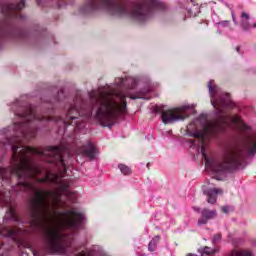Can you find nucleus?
Returning <instances> with one entry per match:
<instances>
[{
  "mask_svg": "<svg viewBox=\"0 0 256 256\" xmlns=\"http://www.w3.org/2000/svg\"><path fill=\"white\" fill-rule=\"evenodd\" d=\"M91 105L79 95L70 104L67 112V120L60 116H53V109L45 114H39L37 108L28 105L22 108L16 115L22 121L14 123L15 129H19L20 136H17L12 146V167L1 168L0 177L2 181L10 183L11 176L24 181L18 182L16 191H30L33 196L30 198V227L34 231L43 229L46 247L50 253H65V234L61 232V225L51 219V201L59 203L63 195H69L71 183L65 177L67 165L63 160L64 146H48L43 150L23 145V141H31L37 136V128H31L33 121H63L64 125H73L72 121L79 117L89 119L96 107L95 117L103 127L111 129L117 123L119 115L127 113V96L123 92H117L114 96L109 95L101 89L92 90L88 93ZM34 179L36 183H53L57 185L58 191L43 190L35 184L25 181Z\"/></svg>",
  "mask_w": 256,
  "mask_h": 256,
  "instance_id": "obj_1",
  "label": "nucleus"
},
{
  "mask_svg": "<svg viewBox=\"0 0 256 256\" xmlns=\"http://www.w3.org/2000/svg\"><path fill=\"white\" fill-rule=\"evenodd\" d=\"M208 89L210 97L212 98L211 103L214 109L220 114V117L215 124L206 125L203 130L194 133V137L199 141L200 153L207 169L214 171V173L235 171V169L243 167L247 155H254V153H256V133L245 136L239 144L225 147L221 160L209 157L207 153H205V141H207L209 137H214L215 133H217V129L222 125L226 127H229L231 123L233 125H243V122L241 121V117L237 115L231 117L223 113L225 107H233L231 94L226 93L224 96L215 99L217 95V85H215V81L213 80L208 82Z\"/></svg>",
  "mask_w": 256,
  "mask_h": 256,
  "instance_id": "obj_2",
  "label": "nucleus"
},
{
  "mask_svg": "<svg viewBox=\"0 0 256 256\" xmlns=\"http://www.w3.org/2000/svg\"><path fill=\"white\" fill-rule=\"evenodd\" d=\"M105 9L115 17H129L143 23L153 17L155 11H163L165 3L161 0H88L84 11Z\"/></svg>",
  "mask_w": 256,
  "mask_h": 256,
  "instance_id": "obj_3",
  "label": "nucleus"
},
{
  "mask_svg": "<svg viewBox=\"0 0 256 256\" xmlns=\"http://www.w3.org/2000/svg\"><path fill=\"white\" fill-rule=\"evenodd\" d=\"M62 226L72 231H77L83 225L85 216L76 210H66L60 213Z\"/></svg>",
  "mask_w": 256,
  "mask_h": 256,
  "instance_id": "obj_4",
  "label": "nucleus"
},
{
  "mask_svg": "<svg viewBox=\"0 0 256 256\" xmlns=\"http://www.w3.org/2000/svg\"><path fill=\"white\" fill-rule=\"evenodd\" d=\"M188 115L183 108H173L166 111H162V122L167 125V123H175L176 121H185Z\"/></svg>",
  "mask_w": 256,
  "mask_h": 256,
  "instance_id": "obj_5",
  "label": "nucleus"
},
{
  "mask_svg": "<svg viewBox=\"0 0 256 256\" xmlns=\"http://www.w3.org/2000/svg\"><path fill=\"white\" fill-rule=\"evenodd\" d=\"M25 7V0H21L18 4H6L2 11L4 15L10 19H17L18 21H25V15L21 14V9Z\"/></svg>",
  "mask_w": 256,
  "mask_h": 256,
  "instance_id": "obj_6",
  "label": "nucleus"
},
{
  "mask_svg": "<svg viewBox=\"0 0 256 256\" xmlns=\"http://www.w3.org/2000/svg\"><path fill=\"white\" fill-rule=\"evenodd\" d=\"M0 207H8V212L6 218L12 219V221H19V216H17V212H15V208L11 206V193L8 195L0 193Z\"/></svg>",
  "mask_w": 256,
  "mask_h": 256,
  "instance_id": "obj_7",
  "label": "nucleus"
},
{
  "mask_svg": "<svg viewBox=\"0 0 256 256\" xmlns=\"http://www.w3.org/2000/svg\"><path fill=\"white\" fill-rule=\"evenodd\" d=\"M77 155L85 157L86 159H89V161H93V159H95V155H97V149L93 143L88 142L86 145L77 149Z\"/></svg>",
  "mask_w": 256,
  "mask_h": 256,
  "instance_id": "obj_8",
  "label": "nucleus"
},
{
  "mask_svg": "<svg viewBox=\"0 0 256 256\" xmlns=\"http://www.w3.org/2000/svg\"><path fill=\"white\" fill-rule=\"evenodd\" d=\"M204 195H207L208 203H210L211 205H215V203H217V195H223V189L214 188L204 190Z\"/></svg>",
  "mask_w": 256,
  "mask_h": 256,
  "instance_id": "obj_9",
  "label": "nucleus"
},
{
  "mask_svg": "<svg viewBox=\"0 0 256 256\" xmlns=\"http://www.w3.org/2000/svg\"><path fill=\"white\" fill-rule=\"evenodd\" d=\"M215 217H217V211L205 208L202 210V218L198 220V225H207V221L215 219Z\"/></svg>",
  "mask_w": 256,
  "mask_h": 256,
  "instance_id": "obj_10",
  "label": "nucleus"
},
{
  "mask_svg": "<svg viewBox=\"0 0 256 256\" xmlns=\"http://www.w3.org/2000/svg\"><path fill=\"white\" fill-rule=\"evenodd\" d=\"M250 19L251 17L249 16V14H247V12H242L240 26L243 29V31H249V29H251L252 26L251 23L249 22Z\"/></svg>",
  "mask_w": 256,
  "mask_h": 256,
  "instance_id": "obj_11",
  "label": "nucleus"
},
{
  "mask_svg": "<svg viewBox=\"0 0 256 256\" xmlns=\"http://www.w3.org/2000/svg\"><path fill=\"white\" fill-rule=\"evenodd\" d=\"M19 233V229L12 227V228H4L0 230V235L3 237H17Z\"/></svg>",
  "mask_w": 256,
  "mask_h": 256,
  "instance_id": "obj_12",
  "label": "nucleus"
},
{
  "mask_svg": "<svg viewBox=\"0 0 256 256\" xmlns=\"http://www.w3.org/2000/svg\"><path fill=\"white\" fill-rule=\"evenodd\" d=\"M160 237L159 236H155L150 243L148 244V249L149 251H155V249H157V244L160 241Z\"/></svg>",
  "mask_w": 256,
  "mask_h": 256,
  "instance_id": "obj_13",
  "label": "nucleus"
},
{
  "mask_svg": "<svg viewBox=\"0 0 256 256\" xmlns=\"http://www.w3.org/2000/svg\"><path fill=\"white\" fill-rule=\"evenodd\" d=\"M203 255H215V253H219V248H215L211 250L210 247L206 246L203 248Z\"/></svg>",
  "mask_w": 256,
  "mask_h": 256,
  "instance_id": "obj_14",
  "label": "nucleus"
},
{
  "mask_svg": "<svg viewBox=\"0 0 256 256\" xmlns=\"http://www.w3.org/2000/svg\"><path fill=\"white\" fill-rule=\"evenodd\" d=\"M118 167L123 175H131V168H129V166L120 164Z\"/></svg>",
  "mask_w": 256,
  "mask_h": 256,
  "instance_id": "obj_15",
  "label": "nucleus"
},
{
  "mask_svg": "<svg viewBox=\"0 0 256 256\" xmlns=\"http://www.w3.org/2000/svg\"><path fill=\"white\" fill-rule=\"evenodd\" d=\"M221 238H222L221 234L214 235V237L212 239L213 245H216V243H219V241H221Z\"/></svg>",
  "mask_w": 256,
  "mask_h": 256,
  "instance_id": "obj_16",
  "label": "nucleus"
},
{
  "mask_svg": "<svg viewBox=\"0 0 256 256\" xmlns=\"http://www.w3.org/2000/svg\"><path fill=\"white\" fill-rule=\"evenodd\" d=\"M222 211H223V213H228L229 208L227 206H223Z\"/></svg>",
  "mask_w": 256,
  "mask_h": 256,
  "instance_id": "obj_17",
  "label": "nucleus"
},
{
  "mask_svg": "<svg viewBox=\"0 0 256 256\" xmlns=\"http://www.w3.org/2000/svg\"><path fill=\"white\" fill-rule=\"evenodd\" d=\"M77 256H87V253L81 252V253H79Z\"/></svg>",
  "mask_w": 256,
  "mask_h": 256,
  "instance_id": "obj_18",
  "label": "nucleus"
},
{
  "mask_svg": "<svg viewBox=\"0 0 256 256\" xmlns=\"http://www.w3.org/2000/svg\"><path fill=\"white\" fill-rule=\"evenodd\" d=\"M241 50V48L239 46L236 47V51L237 53H239V51Z\"/></svg>",
  "mask_w": 256,
  "mask_h": 256,
  "instance_id": "obj_19",
  "label": "nucleus"
},
{
  "mask_svg": "<svg viewBox=\"0 0 256 256\" xmlns=\"http://www.w3.org/2000/svg\"><path fill=\"white\" fill-rule=\"evenodd\" d=\"M243 129H247V125L246 124H242Z\"/></svg>",
  "mask_w": 256,
  "mask_h": 256,
  "instance_id": "obj_20",
  "label": "nucleus"
},
{
  "mask_svg": "<svg viewBox=\"0 0 256 256\" xmlns=\"http://www.w3.org/2000/svg\"><path fill=\"white\" fill-rule=\"evenodd\" d=\"M130 99L135 100V99H137V97H135V96H130Z\"/></svg>",
  "mask_w": 256,
  "mask_h": 256,
  "instance_id": "obj_21",
  "label": "nucleus"
},
{
  "mask_svg": "<svg viewBox=\"0 0 256 256\" xmlns=\"http://www.w3.org/2000/svg\"><path fill=\"white\" fill-rule=\"evenodd\" d=\"M58 93H59V95H63V91H62V90H61V91H59Z\"/></svg>",
  "mask_w": 256,
  "mask_h": 256,
  "instance_id": "obj_22",
  "label": "nucleus"
},
{
  "mask_svg": "<svg viewBox=\"0 0 256 256\" xmlns=\"http://www.w3.org/2000/svg\"><path fill=\"white\" fill-rule=\"evenodd\" d=\"M3 247V243L0 242V249Z\"/></svg>",
  "mask_w": 256,
  "mask_h": 256,
  "instance_id": "obj_23",
  "label": "nucleus"
},
{
  "mask_svg": "<svg viewBox=\"0 0 256 256\" xmlns=\"http://www.w3.org/2000/svg\"><path fill=\"white\" fill-rule=\"evenodd\" d=\"M187 256H196V255H193V254H188Z\"/></svg>",
  "mask_w": 256,
  "mask_h": 256,
  "instance_id": "obj_24",
  "label": "nucleus"
},
{
  "mask_svg": "<svg viewBox=\"0 0 256 256\" xmlns=\"http://www.w3.org/2000/svg\"><path fill=\"white\" fill-rule=\"evenodd\" d=\"M253 27H256V22L254 23Z\"/></svg>",
  "mask_w": 256,
  "mask_h": 256,
  "instance_id": "obj_25",
  "label": "nucleus"
}]
</instances>
